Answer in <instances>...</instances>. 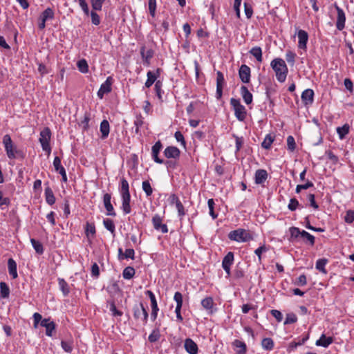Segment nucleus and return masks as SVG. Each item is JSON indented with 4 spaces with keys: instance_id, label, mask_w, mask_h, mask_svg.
I'll use <instances>...</instances> for the list:
<instances>
[{
    "instance_id": "nucleus-8",
    "label": "nucleus",
    "mask_w": 354,
    "mask_h": 354,
    "mask_svg": "<svg viewBox=\"0 0 354 354\" xmlns=\"http://www.w3.org/2000/svg\"><path fill=\"white\" fill-rule=\"evenodd\" d=\"M145 295L149 297L151 301V319L152 321H155L158 317V313L159 311V308L158 306V302L156 298L154 293L149 290L145 291Z\"/></svg>"
},
{
    "instance_id": "nucleus-33",
    "label": "nucleus",
    "mask_w": 354,
    "mask_h": 354,
    "mask_svg": "<svg viewBox=\"0 0 354 354\" xmlns=\"http://www.w3.org/2000/svg\"><path fill=\"white\" fill-rule=\"evenodd\" d=\"M58 285L64 296H67L70 292V288L68 283L62 278H58Z\"/></svg>"
},
{
    "instance_id": "nucleus-35",
    "label": "nucleus",
    "mask_w": 354,
    "mask_h": 354,
    "mask_svg": "<svg viewBox=\"0 0 354 354\" xmlns=\"http://www.w3.org/2000/svg\"><path fill=\"white\" fill-rule=\"evenodd\" d=\"M301 231L299 227H291L289 228V232L290 234V241H295L299 238L301 237Z\"/></svg>"
},
{
    "instance_id": "nucleus-64",
    "label": "nucleus",
    "mask_w": 354,
    "mask_h": 354,
    "mask_svg": "<svg viewBox=\"0 0 354 354\" xmlns=\"http://www.w3.org/2000/svg\"><path fill=\"white\" fill-rule=\"evenodd\" d=\"M344 221L347 223H352L354 221V210H348L344 217Z\"/></svg>"
},
{
    "instance_id": "nucleus-2",
    "label": "nucleus",
    "mask_w": 354,
    "mask_h": 354,
    "mask_svg": "<svg viewBox=\"0 0 354 354\" xmlns=\"http://www.w3.org/2000/svg\"><path fill=\"white\" fill-rule=\"evenodd\" d=\"M270 66L275 72L277 80L279 82H285L288 73L285 61L281 58H275L271 62Z\"/></svg>"
},
{
    "instance_id": "nucleus-16",
    "label": "nucleus",
    "mask_w": 354,
    "mask_h": 354,
    "mask_svg": "<svg viewBox=\"0 0 354 354\" xmlns=\"http://www.w3.org/2000/svg\"><path fill=\"white\" fill-rule=\"evenodd\" d=\"M53 166L55 170L62 176V180L63 182H67V176L64 167L62 165L61 158L58 156H55L53 160Z\"/></svg>"
},
{
    "instance_id": "nucleus-55",
    "label": "nucleus",
    "mask_w": 354,
    "mask_h": 354,
    "mask_svg": "<svg viewBox=\"0 0 354 354\" xmlns=\"http://www.w3.org/2000/svg\"><path fill=\"white\" fill-rule=\"evenodd\" d=\"M297 55L295 52L288 50L286 53V59L290 66H294Z\"/></svg>"
},
{
    "instance_id": "nucleus-15",
    "label": "nucleus",
    "mask_w": 354,
    "mask_h": 354,
    "mask_svg": "<svg viewBox=\"0 0 354 354\" xmlns=\"http://www.w3.org/2000/svg\"><path fill=\"white\" fill-rule=\"evenodd\" d=\"M298 37V48L306 51L307 43L308 41V34L304 30H299L297 32Z\"/></svg>"
},
{
    "instance_id": "nucleus-21",
    "label": "nucleus",
    "mask_w": 354,
    "mask_h": 354,
    "mask_svg": "<svg viewBox=\"0 0 354 354\" xmlns=\"http://www.w3.org/2000/svg\"><path fill=\"white\" fill-rule=\"evenodd\" d=\"M180 154L179 149L174 146H169L165 148L164 155L167 158H178Z\"/></svg>"
},
{
    "instance_id": "nucleus-36",
    "label": "nucleus",
    "mask_w": 354,
    "mask_h": 354,
    "mask_svg": "<svg viewBox=\"0 0 354 354\" xmlns=\"http://www.w3.org/2000/svg\"><path fill=\"white\" fill-rule=\"evenodd\" d=\"M103 225L104 227L109 230L113 236H115V226L114 222L110 218H105L103 220Z\"/></svg>"
},
{
    "instance_id": "nucleus-29",
    "label": "nucleus",
    "mask_w": 354,
    "mask_h": 354,
    "mask_svg": "<svg viewBox=\"0 0 354 354\" xmlns=\"http://www.w3.org/2000/svg\"><path fill=\"white\" fill-rule=\"evenodd\" d=\"M100 130L101 132V138L105 139L108 137L110 131L109 123L106 120H103L100 124Z\"/></svg>"
},
{
    "instance_id": "nucleus-20",
    "label": "nucleus",
    "mask_w": 354,
    "mask_h": 354,
    "mask_svg": "<svg viewBox=\"0 0 354 354\" xmlns=\"http://www.w3.org/2000/svg\"><path fill=\"white\" fill-rule=\"evenodd\" d=\"M314 91L311 88L304 90L301 93V100L304 105H310L314 101Z\"/></svg>"
},
{
    "instance_id": "nucleus-22",
    "label": "nucleus",
    "mask_w": 354,
    "mask_h": 354,
    "mask_svg": "<svg viewBox=\"0 0 354 354\" xmlns=\"http://www.w3.org/2000/svg\"><path fill=\"white\" fill-rule=\"evenodd\" d=\"M184 347L189 354H197L198 352L197 344L190 338L185 340Z\"/></svg>"
},
{
    "instance_id": "nucleus-3",
    "label": "nucleus",
    "mask_w": 354,
    "mask_h": 354,
    "mask_svg": "<svg viewBox=\"0 0 354 354\" xmlns=\"http://www.w3.org/2000/svg\"><path fill=\"white\" fill-rule=\"evenodd\" d=\"M228 238L231 241L239 243L248 242L253 240L252 234L248 231L243 228H238L231 231L228 234Z\"/></svg>"
},
{
    "instance_id": "nucleus-43",
    "label": "nucleus",
    "mask_w": 354,
    "mask_h": 354,
    "mask_svg": "<svg viewBox=\"0 0 354 354\" xmlns=\"http://www.w3.org/2000/svg\"><path fill=\"white\" fill-rule=\"evenodd\" d=\"M274 140V137L271 134H268L266 136L263 141L261 143V147L263 149H269L271 147L272 144L273 143Z\"/></svg>"
},
{
    "instance_id": "nucleus-50",
    "label": "nucleus",
    "mask_w": 354,
    "mask_h": 354,
    "mask_svg": "<svg viewBox=\"0 0 354 354\" xmlns=\"http://www.w3.org/2000/svg\"><path fill=\"white\" fill-rule=\"evenodd\" d=\"M109 310L113 317H121L123 315V313L121 310L117 309L113 301H109Z\"/></svg>"
},
{
    "instance_id": "nucleus-4",
    "label": "nucleus",
    "mask_w": 354,
    "mask_h": 354,
    "mask_svg": "<svg viewBox=\"0 0 354 354\" xmlns=\"http://www.w3.org/2000/svg\"><path fill=\"white\" fill-rule=\"evenodd\" d=\"M2 142L9 159H15L18 156L21 154V151L18 150L17 147L13 144L10 135H5L3 138Z\"/></svg>"
},
{
    "instance_id": "nucleus-61",
    "label": "nucleus",
    "mask_w": 354,
    "mask_h": 354,
    "mask_svg": "<svg viewBox=\"0 0 354 354\" xmlns=\"http://www.w3.org/2000/svg\"><path fill=\"white\" fill-rule=\"evenodd\" d=\"M55 324L54 322H50L47 326H45L46 328V335L48 337L53 336V332L55 330Z\"/></svg>"
},
{
    "instance_id": "nucleus-17",
    "label": "nucleus",
    "mask_w": 354,
    "mask_h": 354,
    "mask_svg": "<svg viewBox=\"0 0 354 354\" xmlns=\"http://www.w3.org/2000/svg\"><path fill=\"white\" fill-rule=\"evenodd\" d=\"M225 83L223 74L221 71L216 73V97L218 100L221 99L223 95V87Z\"/></svg>"
},
{
    "instance_id": "nucleus-7",
    "label": "nucleus",
    "mask_w": 354,
    "mask_h": 354,
    "mask_svg": "<svg viewBox=\"0 0 354 354\" xmlns=\"http://www.w3.org/2000/svg\"><path fill=\"white\" fill-rule=\"evenodd\" d=\"M51 138V131L48 127L44 128L39 133V141L41 144L43 151H44L47 155H50L51 153V147L50 145V140Z\"/></svg>"
},
{
    "instance_id": "nucleus-10",
    "label": "nucleus",
    "mask_w": 354,
    "mask_h": 354,
    "mask_svg": "<svg viewBox=\"0 0 354 354\" xmlns=\"http://www.w3.org/2000/svg\"><path fill=\"white\" fill-rule=\"evenodd\" d=\"M334 7L337 11L336 28L338 30H342L345 28L346 15L344 11L336 3Z\"/></svg>"
},
{
    "instance_id": "nucleus-13",
    "label": "nucleus",
    "mask_w": 354,
    "mask_h": 354,
    "mask_svg": "<svg viewBox=\"0 0 354 354\" xmlns=\"http://www.w3.org/2000/svg\"><path fill=\"white\" fill-rule=\"evenodd\" d=\"M152 224L154 229L165 234L168 232V227L166 224L162 223V217L159 214H155L152 218Z\"/></svg>"
},
{
    "instance_id": "nucleus-46",
    "label": "nucleus",
    "mask_w": 354,
    "mask_h": 354,
    "mask_svg": "<svg viewBox=\"0 0 354 354\" xmlns=\"http://www.w3.org/2000/svg\"><path fill=\"white\" fill-rule=\"evenodd\" d=\"M30 243L37 254H42L44 253L43 245L39 241H37L35 239H31Z\"/></svg>"
},
{
    "instance_id": "nucleus-26",
    "label": "nucleus",
    "mask_w": 354,
    "mask_h": 354,
    "mask_svg": "<svg viewBox=\"0 0 354 354\" xmlns=\"http://www.w3.org/2000/svg\"><path fill=\"white\" fill-rule=\"evenodd\" d=\"M233 346L235 348L236 354H245L247 351V346L245 342L235 339L232 343Z\"/></svg>"
},
{
    "instance_id": "nucleus-38",
    "label": "nucleus",
    "mask_w": 354,
    "mask_h": 354,
    "mask_svg": "<svg viewBox=\"0 0 354 354\" xmlns=\"http://www.w3.org/2000/svg\"><path fill=\"white\" fill-rule=\"evenodd\" d=\"M250 53L252 56H254L258 62H262V60H263L262 50H261V47H259V46L253 47L250 50Z\"/></svg>"
},
{
    "instance_id": "nucleus-62",
    "label": "nucleus",
    "mask_w": 354,
    "mask_h": 354,
    "mask_svg": "<svg viewBox=\"0 0 354 354\" xmlns=\"http://www.w3.org/2000/svg\"><path fill=\"white\" fill-rule=\"evenodd\" d=\"M95 11L93 10L91 12V22L93 25L98 26L100 24V17Z\"/></svg>"
},
{
    "instance_id": "nucleus-30",
    "label": "nucleus",
    "mask_w": 354,
    "mask_h": 354,
    "mask_svg": "<svg viewBox=\"0 0 354 354\" xmlns=\"http://www.w3.org/2000/svg\"><path fill=\"white\" fill-rule=\"evenodd\" d=\"M55 17V12L51 8H47L40 15L39 19L43 21L52 20Z\"/></svg>"
},
{
    "instance_id": "nucleus-41",
    "label": "nucleus",
    "mask_w": 354,
    "mask_h": 354,
    "mask_svg": "<svg viewBox=\"0 0 354 354\" xmlns=\"http://www.w3.org/2000/svg\"><path fill=\"white\" fill-rule=\"evenodd\" d=\"M268 250V247L263 244L254 250V254L258 257L259 263H262V254L266 252Z\"/></svg>"
},
{
    "instance_id": "nucleus-37",
    "label": "nucleus",
    "mask_w": 354,
    "mask_h": 354,
    "mask_svg": "<svg viewBox=\"0 0 354 354\" xmlns=\"http://www.w3.org/2000/svg\"><path fill=\"white\" fill-rule=\"evenodd\" d=\"M135 274V269L131 266H127L123 270L122 277L124 279H131L134 277Z\"/></svg>"
},
{
    "instance_id": "nucleus-48",
    "label": "nucleus",
    "mask_w": 354,
    "mask_h": 354,
    "mask_svg": "<svg viewBox=\"0 0 354 354\" xmlns=\"http://www.w3.org/2000/svg\"><path fill=\"white\" fill-rule=\"evenodd\" d=\"M78 70L82 73H86L88 71V65L86 59H82L77 63Z\"/></svg>"
},
{
    "instance_id": "nucleus-1",
    "label": "nucleus",
    "mask_w": 354,
    "mask_h": 354,
    "mask_svg": "<svg viewBox=\"0 0 354 354\" xmlns=\"http://www.w3.org/2000/svg\"><path fill=\"white\" fill-rule=\"evenodd\" d=\"M119 191L122 199L121 209L124 214H129L131 212V194L129 183L124 177L120 179Z\"/></svg>"
},
{
    "instance_id": "nucleus-54",
    "label": "nucleus",
    "mask_w": 354,
    "mask_h": 354,
    "mask_svg": "<svg viewBox=\"0 0 354 354\" xmlns=\"http://www.w3.org/2000/svg\"><path fill=\"white\" fill-rule=\"evenodd\" d=\"M207 205H208V207H209V215L211 216V217L213 219H216L218 216V214H216L214 212L215 203H214V199L213 198L209 199L207 201Z\"/></svg>"
},
{
    "instance_id": "nucleus-5",
    "label": "nucleus",
    "mask_w": 354,
    "mask_h": 354,
    "mask_svg": "<svg viewBox=\"0 0 354 354\" xmlns=\"http://www.w3.org/2000/svg\"><path fill=\"white\" fill-rule=\"evenodd\" d=\"M133 316L135 320L140 322L143 325L147 324L149 314L142 302L133 306Z\"/></svg>"
},
{
    "instance_id": "nucleus-18",
    "label": "nucleus",
    "mask_w": 354,
    "mask_h": 354,
    "mask_svg": "<svg viewBox=\"0 0 354 354\" xmlns=\"http://www.w3.org/2000/svg\"><path fill=\"white\" fill-rule=\"evenodd\" d=\"M162 148V144L160 140H158L151 148V155L153 160L158 164H162L164 160L158 157V154Z\"/></svg>"
},
{
    "instance_id": "nucleus-45",
    "label": "nucleus",
    "mask_w": 354,
    "mask_h": 354,
    "mask_svg": "<svg viewBox=\"0 0 354 354\" xmlns=\"http://www.w3.org/2000/svg\"><path fill=\"white\" fill-rule=\"evenodd\" d=\"M91 120L90 113L86 112L84 115L83 119L80 123V126L84 131H87L89 129V121Z\"/></svg>"
},
{
    "instance_id": "nucleus-34",
    "label": "nucleus",
    "mask_w": 354,
    "mask_h": 354,
    "mask_svg": "<svg viewBox=\"0 0 354 354\" xmlns=\"http://www.w3.org/2000/svg\"><path fill=\"white\" fill-rule=\"evenodd\" d=\"M328 260L327 259H325V258L319 259L316 261V265H315L316 269L318 270L322 273L326 274L327 273V270L325 268V266L328 263Z\"/></svg>"
},
{
    "instance_id": "nucleus-60",
    "label": "nucleus",
    "mask_w": 354,
    "mask_h": 354,
    "mask_svg": "<svg viewBox=\"0 0 354 354\" xmlns=\"http://www.w3.org/2000/svg\"><path fill=\"white\" fill-rule=\"evenodd\" d=\"M148 6L150 15L154 17L156 11V0H149Z\"/></svg>"
},
{
    "instance_id": "nucleus-47",
    "label": "nucleus",
    "mask_w": 354,
    "mask_h": 354,
    "mask_svg": "<svg viewBox=\"0 0 354 354\" xmlns=\"http://www.w3.org/2000/svg\"><path fill=\"white\" fill-rule=\"evenodd\" d=\"M160 336H161V335L160 333V330L158 328H155L152 330L151 334L149 335L148 340L151 343H154L160 339Z\"/></svg>"
},
{
    "instance_id": "nucleus-28",
    "label": "nucleus",
    "mask_w": 354,
    "mask_h": 354,
    "mask_svg": "<svg viewBox=\"0 0 354 354\" xmlns=\"http://www.w3.org/2000/svg\"><path fill=\"white\" fill-rule=\"evenodd\" d=\"M303 242L306 244H308L310 246H313L315 243V238L313 235L310 234L305 230L301 231V237Z\"/></svg>"
},
{
    "instance_id": "nucleus-52",
    "label": "nucleus",
    "mask_w": 354,
    "mask_h": 354,
    "mask_svg": "<svg viewBox=\"0 0 354 354\" xmlns=\"http://www.w3.org/2000/svg\"><path fill=\"white\" fill-rule=\"evenodd\" d=\"M142 189L145 192L147 197L151 196L153 193V189L149 180H145L142 183Z\"/></svg>"
},
{
    "instance_id": "nucleus-40",
    "label": "nucleus",
    "mask_w": 354,
    "mask_h": 354,
    "mask_svg": "<svg viewBox=\"0 0 354 354\" xmlns=\"http://www.w3.org/2000/svg\"><path fill=\"white\" fill-rule=\"evenodd\" d=\"M144 124V118L142 116L140 115H137L136 117V119L133 122L134 128H135V133L138 134L140 133V128Z\"/></svg>"
},
{
    "instance_id": "nucleus-57",
    "label": "nucleus",
    "mask_w": 354,
    "mask_h": 354,
    "mask_svg": "<svg viewBox=\"0 0 354 354\" xmlns=\"http://www.w3.org/2000/svg\"><path fill=\"white\" fill-rule=\"evenodd\" d=\"M105 0H91L93 10L100 11Z\"/></svg>"
},
{
    "instance_id": "nucleus-14",
    "label": "nucleus",
    "mask_w": 354,
    "mask_h": 354,
    "mask_svg": "<svg viewBox=\"0 0 354 354\" xmlns=\"http://www.w3.org/2000/svg\"><path fill=\"white\" fill-rule=\"evenodd\" d=\"M239 76L242 82L249 83L251 76L250 68L245 64H242L239 70Z\"/></svg>"
},
{
    "instance_id": "nucleus-27",
    "label": "nucleus",
    "mask_w": 354,
    "mask_h": 354,
    "mask_svg": "<svg viewBox=\"0 0 354 354\" xmlns=\"http://www.w3.org/2000/svg\"><path fill=\"white\" fill-rule=\"evenodd\" d=\"M333 342V338L332 337H326L324 334H322L320 338L316 341L315 344L319 346L327 348Z\"/></svg>"
},
{
    "instance_id": "nucleus-58",
    "label": "nucleus",
    "mask_w": 354,
    "mask_h": 354,
    "mask_svg": "<svg viewBox=\"0 0 354 354\" xmlns=\"http://www.w3.org/2000/svg\"><path fill=\"white\" fill-rule=\"evenodd\" d=\"M162 82L160 80H158L155 83V92H156V95L158 96V99L162 100V93H163L162 92Z\"/></svg>"
},
{
    "instance_id": "nucleus-12",
    "label": "nucleus",
    "mask_w": 354,
    "mask_h": 354,
    "mask_svg": "<svg viewBox=\"0 0 354 354\" xmlns=\"http://www.w3.org/2000/svg\"><path fill=\"white\" fill-rule=\"evenodd\" d=\"M234 255L232 252H227L223 259L222 268L227 274V276H230L231 274V266L234 263Z\"/></svg>"
},
{
    "instance_id": "nucleus-49",
    "label": "nucleus",
    "mask_w": 354,
    "mask_h": 354,
    "mask_svg": "<svg viewBox=\"0 0 354 354\" xmlns=\"http://www.w3.org/2000/svg\"><path fill=\"white\" fill-rule=\"evenodd\" d=\"M349 125L347 124H345L341 127L337 128V133H338L340 139L344 138L345 136L349 133Z\"/></svg>"
},
{
    "instance_id": "nucleus-32",
    "label": "nucleus",
    "mask_w": 354,
    "mask_h": 354,
    "mask_svg": "<svg viewBox=\"0 0 354 354\" xmlns=\"http://www.w3.org/2000/svg\"><path fill=\"white\" fill-rule=\"evenodd\" d=\"M202 306L207 310H209L211 313H213L214 299L212 297H207L201 301Z\"/></svg>"
},
{
    "instance_id": "nucleus-23",
    "label": "nucleus",
    "mask_w": 354,
    "mask_h": 354,
    "mask_svg": "<svg viewBox=\"0 0 354 354\" xmlns=\"http://www.w3.org/2000/svg\"><path fill=\"white\" fill-rule=\"evenodd\" d=\"M268 176V172L265 169H257L254 174V182L257 185H261L265 183Z\"/></svg>"
},
{
    "instance_id": "nucleus-63",
    "label": "nucleus",
    "mask_w": 354,
    "mask_h": 354,
    "mask_svg": "<svg viewBox=\"0 0 354 354\" xmlns=\"http://www.w3.org/2000/svg\"><path fill=\"white\" fill-rule=\"evenodd\" d=\"M174 300L176 302V306L182 308L183 306V295L180 292H176L174 296Z\"/></svg>"
},
{
    "instance_id": "nucleus-19",
    "label": "nucleus",
    "mask_w": 354,
    "mask_h": 354,
    "mask_svg": "<svg viewBox=\"0 0 354 354\" xmlns=\"http://www.w3.org/2000/svg\"><path fill=\"white\" fill-rule=\"evenodd\" d=\"M85 234L88 239V242L89 244L92 243V239H94L96 234V229L95 224L93 223L86 222L85 227Z\"/></svg>"
},
{
    "instance_id": "nucleus-25",
    "label": "nucleus",
    "mask_w": 354,
    "mask_h": 354,
    "mask_svg": "<svg viewBox=\"0 0 354 354\" xmlns=\"http://www.w3.org/2000/svg\"><path fill=\"white\" fill-rule=\"evenodd\" d=\"M8 269L12 278L17 279L18 277L17 263L12 258H10L8 261Z\"/></svg>"
},
{
    "instance_id": "nucleus-56",
    "label": "nucleus",
    "mask_w": 354,
    "mask_h": 354,
    "mask_svg": "<svg viewBox=\"0 0 354 354\" xmlns=\"http://www.w3.org/2000/svg\"><path fill=\"white\" fill-rule=\"evenodd\" d=\"M297 322V315L293 313H288L286 315V317L283 324L284 325L291 324H294Z\"/></svg>"
},
{
    "instance_id": "nucleus-39",
    "label": "nucleus",
    "mask_w": 354,
    "mask_h": 354,
    "mask_svg": "<svg viewBox=\"0 0 354 354\" xmlns=\"http://www.w3.org/2000/svg\"><path fill=\"white\" fill-rule=\"evenodd\" d=\"M261 346L266 351H272L274 348V344L271 338L266 337L262 339Z\"/></svg>"
},
{
    "instance_id": "nucleus-59",
    "label": "nucleus",
    "mask_w": 354,
    "mask_h": 354,
    "mask_svg": "<svg viewBox=\"0 0 354 354\" xmlns=\"http://www.w3.org/2000/svg\"><path fill=\"white\" fill-rule=\"evenodd\" d=\"M287 147L288 149L290 151H294L296 149V143L293 136H288L287 138Z\"/></svg>"
},
{
    "instance_id": "nucleus-31",
    "label": "nucleus",
    "mask_w": 354,
    "mask_h": 354,
    "mask_svg": "<svg viewBox=\"0 0 354 354\" xmlns=\"http://www.w3.org/2000/svg\"><path fill=\"white\" fill-rule=\"evenodd\" d=\"M44 194L46 203L50 205H54L56 200L54 193L50 187H47L45 188Z\"/></svg>"
},
{
    "instance_id": "nucleus-53",
    "label": "nucleus",
    "mask_w": 354,
    "mask_h": 354,
    "mask_svg": "<svg viewBox=\"0 0 354 354\" xmlns=\"http://www.w3.org/2000/svg\"><path fill=\"white\" fill-rule=\"evenodd\" d=\"M140 55L142 59H151L153 56V50L151 49L145 50V47L142 46L140 48Z\"/></svg>"
},
{
    "instance_id": "nucleus-9",
    "label": "nucleus",
    "mask_w": 354,
    "mask_h": 354,
    "mask_svg": "<svg viewBox=\"0 0 354 354\" xmlns=\"http://www.w3.org/2000/svg\"><path fill=\"white\" fill-rule=\"evenodd\" d=\"M168 200L171 205H176V208L178 211V215L180 218H182L186 214V211L178 196L175 194H171Z\"/></svg>"
},
{
    "instance_id": "nucleus-24",
    "label": "nucleus",
    "mask_w": 354,
    "mask_h": 354,
    "mask_svg": "<svg viewBox=\"0 0 354 354\" xmlns=\"http://www.w3.org/2000/svg\"><path fill=\"white\" fill-rule=\"evenodd\" d=\"M240 93H241V95L243 97L244 102L247 105L252 104V100H253V95L249 91L248 88L245 86H241Z\"/></svg>"
},
{
    "instance_id": "nucleus-11",
    "label": "nucleus",
    "mask_w": 354,
    "mask_h": 354,
    "mask_svg": "<svg viewBox=\"0 0 354 354\" xmlns=\"http://www.w3.org/2000/svg\"><path fill=\"white\" fill-rule=\"evenodd\" d=\"M113 80L111 76H109L105 82L102 83L97 91V97L100 99H102L105 94L110 93L112 90L111 86L113 84Z\"/></svg>"
},
{
    "instance_id": "nucleus-51",
    "label": "nucleus",
    "mask_w": 354,
    "mask_h": 354,
    "mask_svg": "<svg viewBox=\"0 0 354 354\" xmlns=\"http://www.w3.org/2000/svg\"><path fill=\"white\" fill-rule=\"evenodd\" d=\"M61 346L65 352L71 353L73 348V342L72 340H62L61 342Z\"/></svg>"
},
{
    "instance_id": "nucleus-42",
    "label": "nucleus",
    "mask_w": 354,
    "mask_h": 354,
    "mask_svg": "<svg viewBox=\"0 0 354 354\" xmlns=\"http://www.w3.org/2000/svg\"><path fill=\"white\" fill-rule=\"evenodd\" d=\"M147 81L145 83V86L147 88H150L157 81L156 77L153 75V71H149L147 73Z\"/></svg>"
},
{
    "instance_id": "nucleus-44",
    "label": "nucleus",
    "mask_w": 354,
    "mask_h": 354,
    "mask_svg": "<svg viewBox=\"0 0 354 354\" xmlns=\"http://www.w3.org/2000/svg\"><path fill=\"white\" fill-rule=\"evenodd\" d=\"M10 295V288L5 282H0V297L1 298H8Z\"/></svg>"
},
{
    "instance_id": "nucleus-6",
    "label": "nucleus",
    "mask_w": 354,
    "mask_h": 354,
    "mask_svg": "<svg viewBox=\"0 0 354 354\" xmlns=\"http://www.w3.org/2000/svg\"><path fill=\"white\" fill-rule=\"evenodd\" d=\"M230 105L232 106L234 115L239 121L243 122L247 117V111L245 107L241 104L239 99L231 98Z\"/></svg>"
}]
</instances>
